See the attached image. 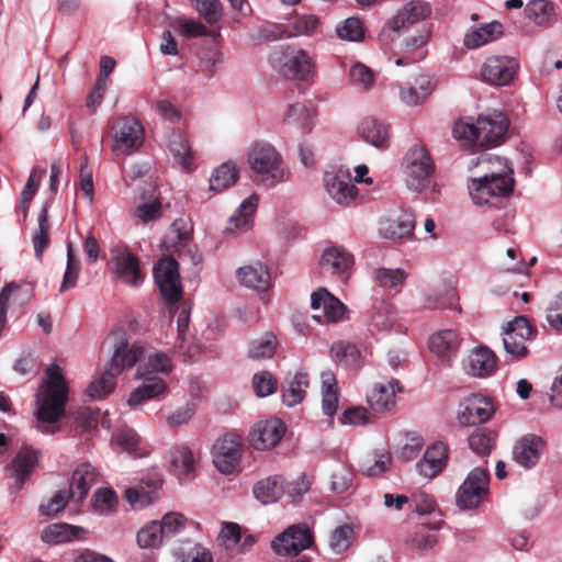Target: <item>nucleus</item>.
<instances>
[{"mask_svg":"<svg viewBox=\"0 0 562 562\" xmlns=\"http://www.w3.org/2000/svg\"><path fill=\"white\" fill-rule=\"evenodd\" d=\"M114 339V352L110 363L102 375L92 381L87 387V395L92 400H101L109 395L115 387V379L123 370L132 368L139 362L145 349L136 344L130 345L124 329L112 331Z\"/></svg>","mask_w":562,"mask_h":562,"instance_id":"obj_1","label":"nucleus"},{"mask_svg":"<svg viewBox=\"0 0 562 562\" xmlns=\"http://www.w3.org/2000/svg\"><path fill=\"white\" fill-rule=\"evenodd\" d=\"M509 127L508 117L501 112L480 115L475 123L457 122L453 126L456 138L465 146L484 149L496 147L505 140Z\"/></svg>","mask_w":562,"mask_h":562,"instance_id":"obj_2","label":"nucleus"},{"mask_svg":"<svg viewBox=\"0 0 562 562\" xmlns=\"http://www.w3.org/2000/svg\"><path fill=\"white\" fill-rule=\"evenodd\" d=\"M46 373L49 380L44 382L42 394L37 396L36 417L41 424H54L65 414L68 385L57 364L48 367Z\"/></svg>","mask_w":562,"mask_h":562,"instance_id":"obj_3","label":"nucleus"},{"mask_svg":"<svg viewBox=\"0 0 562 562\" xmlns=\"http://www.w3.org/2000/svg\"><path fill=\"white\" fill-rule=\"evenodd\" d=\"M273 68L285 79L311 81L316 75L314 58L303 48L286 45L271 57Z\"/></svg>","mask_w":562,"mask_h":562,"instance_id":"obj_4","label":"nucleus"},{"mask_svg":"<svg viewBox=\"0 0 562 562\" xmlns=\"http://www.w3.org/2000/svg\"><path fill=\"white\" fill-rule=\"evenodd\" d=\"M514 184V170L506 165L504 169L492 170L480 178L471 179L468 188L474 203L487 204L494 198L509 196Z\"/></svg>","mask_w":562,"mask_h":562,"instance_id":"obj_5","label":"nucleus"},{"mask_svg":"<svg viewBox=\"0 0 562 562\" xmlns=\"http://www.w3.org/2000/svg\"><path fill=\"white\" fill-rule=\"evenodd\" d=\"M247 161L262 184L274 187L283 180L282 158L272 145L265 142L254 143L248 150Z\"/></svg>","mask_w":562,"mask_h":562,"instance_id":"obj_6","label":"nucleus"},{"mask_svg":"<svg viewBox=\"0 0 562 562\" xmlns=\"http://www.w3.org/2000/svg\"><path fill=\"white\" fill-rule=\"evenodd\" d=\"M405 182L409 190L420 192L428 187L435 165L424 146L415 145L405 155Z\"/></svg>","mask_w":562,"mask_h":562,"instance_id":"obj_7","label":"nucleus"},{"mask_svg":"<svg viewBox=\"0 0 562 562\" xmlns=\"http://www.w3.org/2000/svg\"><path fill=\"white\" fill-rule=\"evenodd\" d=\"M113 145L112 151L121 155H132L144 143V128L138 120L132 116H123L112 124Z\"/></svg>","mask_w":562,"mask_h":562,"instance_id":"obj_8","label":"nucleus"},{"mask_svg":"<svg viewBox=\"0 0 562 562\" xmlns=\"http://www.w3.org/2000/svg\"><path fill=\"white\" fill-rule=\"evenodd\" d=\"M537 329L529 323L525 316H516L513 321L507 323L504 330V349L513 357L514 360H521L526 358L529 350L526 341L533 339Z\"/></svg>","mask_w":562,"mask_h":562,"instance_id":"obj_9","label":"nucleus"},{"mask_svg":"<svg viewBox=\"0 0 562 562\" xmlns=\"http://www.w3.org/2000/svg\"><path fill=\"white\" fill-rule=\"evenodd\" d=\"M490 475L483 468L473 469L456 494V504L461 509L477 507L488 493Z\"/></svg>","mask_w":562,"mask_h":562,"instance_id":"obj_10","label":"nucleus"},{"mask_svg":"<svg viewBox=\"0 0 562 562\" xmlns=\"http://www.w3.org/2000/svg\"><path fill=\"white\" fill-rule=\"evenodd\" d=\"M243 442L237 434L228 432L218 438L213 447V462L223 474L233 473L239 465Z\"/></svg>","mask_w":562,"mask_h":562,"instance_id":"obj_11","label":"nucleus"},{"mask_svg":"<svg viewBox=\"0 0 562 562\" xmlns=\"http://www.w3.org/2000/svg\"><path fill=\"white\" fill-rule=\"evenodd\" d=\"M313 543V535L306 524L292 525L272 541V549L280 555H297Z\"/></svg>","mask_w":562,"mask_h":562,"instance_id":"obj_12","label":"nucleus"},{"mask_svg":"<svg viewBox=\"0 0 562 562\" xmlns=\"http://www.w3.org/2000/svg\"><path fill=\"white\" fill-rule=\"evenodd\" d=\"M40 461V451L30 447L23 446L16 456L5 465L4 471L8 479L13 480L10 488L20 491L25 482L31 477L33 471Z\"/></svg>","mask_w":562,"mask_h":562,"instance_id":"obj_13","label":"nucleus"},{"mask_svg":"<svg viewBox=\"0 0 562 562\" xmlns=\"http://www.w3.org/2000/svg\"><path fill=\"white\" fill-rule=\"evenodd\" d=\"M494 412V405L488 397L472 393L460 403L458 420L463 426H474L487 422Z\"/></svg>","mask_w":562,"mask_h":562,"instance_id":"obj_14","label":"nucleus"},{"mask_svg":"<svg viewBox=\"0 0 562 562\" xmlns=\"http://www.w3.org/2000/svg\"><path fill=\"white\" fill-rule=\"evenodd\" d=\"M519 64L517 59L507 56H491L482 66V79L494 86H506L515 77Z\"/></svg>","mask_w":562,"mask_h":562,"instance_id":"obj_15","label":"nucleus"},{"mask_svg":"<svg viewBox=\"0 0 562 562\" xmlns=\"http://www.w3.org/2000/svg\"><path fill=\"white\" fill-rule=\"evenodd\" d=\"M285 434V426L279 418L259 422L249 432V442L256 450H269L277 446Z\"/></svg>","mask_w":562,"mask_h":562,"instance_id":"obj_16","label":"nucleus"},{"mask_svg":"<svg viewBox=\"0 0 562 562\" xmlns=\"http://www.w3.org/2000/svg\"><path fill=\"white\" fill-rule=\"evenodd\" d=\"M324 181L328 194L340 205H349L358 195V189L348 170L327 172Z\"/></svg>","mask_w":562,"mask_h":562,"instance_id":"obj_17","label":"nucleus"},{"mask_svg":"<svg viewBox=\"0 0 562 562\" xmlns=\"http://www.w3.org/2000/svg\"><path fill=\"white\" fill-rule=\"evenodd\" d=\"M541 437L529 434L519 439L513 448V459L519 465L530 469L535 467L544 449Z\"/></svg>","mask_w":562,"mask_h":562,"instance_id":"obj_18","label":"nucleus"},{"mask_svg":"<svg viewBox=\"0 0 562 562\" xmlns=\"http://www.w3.org/2000/svg\"><path fill=\"white\" fill-rule=\"evenodd\" d=\"M319 266L331 274L348 277L353 266V256L342 246H330L323 251Z\"/></svg>","mask_w":562,"mask_h":562,"instance_id":"obj_19","label":"nucleus"},{"mask_svg":"<svg viewBox=\"0 0 562 562\" xmlns=\"http://www.w3.org/2000/svg\"><path fill=\"white\" fill-rule=\"evenodd\" d=\"M311 300L312 308L315 311L322 310L328 322L336 323L345 318L347 307L326 289L321 288L313 292Z\"/></svg>","mask_w":562,"mask_h":562,"instance_id":"obj_20","label":"nucleus"},{"mask_svg":"<svg viewBox=\"0 0 562 562\" xmlns=\"http://www.w3.org/2000/svg\"><path fill=\"white\" fill-rule=\"evenodd\" d=\"M117 277L126 284L137 286L142 283L144 274L138 258L126 249L117 251L113 257Z\"/></svg>","mask_w":562,"mask_h":562,"instance_id":"obj_21","label":"nucleus"},{"mask_svg":"<svg viewBox=\"0 0 562 562\" xmlns=\"http://www.w3.org/2000/svg\"><path fill=\"white\" fill-rule=\"evenodd\" d=\"M463 369L472 376H487L496 369V357L488 348L479 347L463 361Z\"/></svg>","mask_w":562,"mask_h":562,"instance_id":"obj_22","label":"nucleus"},{"mask_svg":"<svg viewBox=\"0 0 562 562\" xmlns=\"http://www.w3.org/2000/svg\"><path fill=\"white\" fill-rule=\"evenodd\" d=\"M447 447L442 442H436L429 447L424 458L417 463V470L420 475L427 479H434L442 472L447 465Z\"/></svg>","mask_w":562,"mask_h":562,"instance_id":"obj_23","label":"nucleus"},{"mask_svg":"<svg viewBox=\"0 0 562 562\" xmlns=\"http://www.w3.org/2000/svg\"><path fill=\"white\" fill-rule=\"evenodd\" d=\"M98 481L97 470L89 463L77 467L72 473L69 487V497L71 501L80 503L89 493L90 488Z\"/></svg>","mask_w":562,"mask_h":562,"instance_id":"obj_24","label":"nucleus"},{"mask_svg":"<svg viewBox=\"0 0 562 562\" xmlns=\"http://www.w3.org/2000/svg\"><path fill=\"white\" fill-rule=\"evenodd\" d=\"M415 215L409 211H402L396 217L381 221L380 232L385 238L401 239L413 234Z\"/></svg>","mask_w":562,"mask_h":562,"instance_id":"obj_25","label":"nucleus"},{"mask_svg":"<svg viewBox=\"0 0 562 562\" xmlns=\"http://www.w3.org/2000/svg\"><path fill=\"white\" fill-rule=\"evenodd\" d=\"M361 138L372 146L384 149L389 147L390 128L384 122L374 117H366L358 126Z\"/></svg>","mask_w":562,"mask_h":562,"instance_id":"obj_26","label":"nucleus"},{"mask_svg":"<svg viewBox=\"0 0 562 562\" xmlns=\"http://www.w3.org/2000/svg\"><path fill=\"white\" fill-rule=\"evenodd\" d=\"M401 392L403 390L398 381L394 380L387 384L378 383L373 386L367 398L370 407L375 412H389L395 406V389Z\"/></svg>","mask_w":562,"mask_h":562,"instance_id":"obj_27","label":"nucleus"},{"mask_svg":"<svg viewBox=\"0 0 562 562\" xmlns=\"http://www.w3.org/2000/svg\"><path fill=\"white\" fill-rule=\"evenodd\" d=\"M431 13L430 5L424 1H411L390 22L393 31H400L420 20L428 18Z\"/></svg>","mask_w":562,"mask_h":562,"instance_id":"obj_28","label":"nucleus"},{"mask_svg":"<svg viewBox=\"0 0 562 562\" xmlns=\"http://www.w3.org/2000/svg\"><path fill=\"white\" fill-rule=\"evenodd\" d=\"M87 531L80 526L66 522L47 526L42 532V540L48 544H59L86 538Z\"/></svg>","mask_w":562,"mask_h":562,"instance_id":"obj_29","label":"nucleus"},{"mask_svg":"<svg viewBox=\"0 0 562 562\" xmlns=\"http://www.w3.org/2000/svg\"><path fill=\"white\" fill-rule=\"evenodd\" d=\"M460 346V338L456 330L445 329L432 335L429 341V349L442 361H449L457 355Z\"/></svg>","mask_w":562,"mask_h":562,"instance_id":"obj_30","label":"nucleus"},{"mask_svg":"<svg viewBox=\"0 0 562 562\" xmlns=\"http://www.w3.org/2000/svg\"><path fill=\"white\" fill-rule=\"evenodd\" d=\"M237 278L245 286L256 291H266L271 283L270 272L261 262L239 268Z\"/></svg>","mask_w":562,"mask_h":562,"instance_id":"obj_31","label":"nucleus"},{"mask_svg":"<svg viewBox=\"0 0 562 562\" xmlns=\"http://www.w3.org/2000/svg\"><path fill=\"white\" fill-rule=\"evenodd\" d=\"M443 520L432 524H419L409 536L408 543L413 549L427 551L438 543V536L434 532L443 526Z\"/></svg>","mask_w":562,"mask_h":562,"instance_id":"obj_32","label":"nucleus"},{"mask_svg":"<svg viewBox=\"0 0 562 562\" xmlns=\"http://www.w3.org/2000/svg\"><path fill=\"white\" fill-rule=\"evenodd\" d=\"M285 494V481L281 475L269 476L254 486V495L262 504H271Z\"/></svg>","mask_w":562,"mask_h":562,"instance_id":"obj_33","label":"nucleus"},{"mask_svg":"<svg viewBox=\"0 0 562 562\" xmlns=\"http://www.w3.org/2000/svg\"><path fill=\"white\" fill-rule=\"evenodd\" d=\"M259 198L252 194L247 198L237 209L236 213L229 217L226 231L236 232L248 229L252 223V216L257 210Z\"/></svg>","mask_w":562,"mask_h":562,"instance_id":"obj_34","label":"nucleus"},{"mask_svg":"<svg viewBox=\"0 0 562 562\" xmlns=\"http://www.w3.org/2000/svg\"><path fill=\"white\" fill-rule=\"evenodd\" d=\"M239 178V170L234 162H224L214 169L210 177V190L214 192H222L228 189Z\"/></svg>","mask_w":562,"mask_h":562,"instance_id":"obj_35","label":"nucleus"},{"mask_svg":"<svg viewBox=\"0 0 562 562\" xmlns=\"http://www.w3.org/2000/svg\"><path fill=\"white\" fill-rule=\"evenodd\" d=\"M502 34L503 25L498 22H492L469 32L464 36V45L468 48H477L498 38Z\"/></svg>","mask_w":562,"mask_h":562,"instance_id":"obj_36","label":"nucleus"},{"mask_svg":"<svg viewBox=\"0 0 562 562\" xmlns=\"http://www.w3.org/2000/svg\"><path fill=\"white\" fill-rule=\"evenodd\" d=\"M172 369L171 360L165 353H153L145 363L137 369L136 376L138 379L149 380L158 379L157 373H169Z\"/></svg>","mask_w":562,"mask_h":562,"instance_id":"obj_37","label":"nucleus"},{"mask_svg":"<svg viewBox=\"0 0 562 562\" xmlns=\"http://www.w3.org/2000/svg\"><path fill=\"white\" fill-rule=\"evenodd\" d=\"M526 16L538 25L547 26L555 21L554 4L548 0H531L526 9Z\"/></svg>","mask_w":562,"mask_h":562,"instance_id":"obj_38","label":"nucleus"},{"mask_svg":"<svg viewBox=\"0 0 562 562\" xmlns=\"http://www.w3.org/2000/svg\"><path fill=\"white\" fill-rule=\"evenodd\" d=\"M170 463L175 472L184 481L194 476V458L192 451L187 447L176 448L171 451Z\"/></svg>","mask_w":562,"mask_h":562,"instance_id":"obj_39","label":"nucleus"},{"mask_svg":"<svg viewBox=\"0 0 562 562\" xmlns=\"http://www.w3.org/2000/svg\"><path fill=\"white\" fill-rule=\"evenodd\" d=\"M146 382L138 386L127 401L130 406H136L147 400L157 398L167 390V384L162 379L145 380Z\"/></svg>","mask_w":562,"mask_h":562,"instance_id":"obj_40","label":"nucleus"},{"mask_svg":"<svg viewBox=\"0 0 562 562\" xmlns=\"http://www.w3.org/2000/svg\"><path fill=\"white\" fill-rule=\"evenodd\" d=\"M278 346L277 336L273 333H266L249 342L248 356L254 360L270 359L276 353Z\"/></svg>","mask_w":562,"mask_h":562,"instance_id":"obj_41","label":"nucleus"},{"mask_svg":"<svg viewBox=\"0 0 562 562\" xmlns=\"http://www.w3.org/2000/svg\"><path fill=\"white\" fill-rule=\"evenodd\" d=\"M169 150L175 160L186 170H192L194 153L189 142L180 134H173L169 142Z\"/></svg>","mask_w":562,"mask_h":562,"instance_id":"obj_42","label":"nucleus"},{"mask_svg":"<svg viewBox=\"0 0 562 562\" xmlns=\"http://www.w3.org/2000/svg\"><path fill=\"white\" fill-rule=\"evenodd\" d=\"M470 449L480 457L491 453L496 441V432L485 428H476L468 438Z\"/></svg>","mask_w":562,"mask_h":562,"instance_id":"obj_43","label":"nucleus"},{"mask_svg":"<svg viewBox=\"0 0 562 562\" xmlns=\"http://www.w3.org/2000/svg\"><path fill=\"white\" fill-rule=\"evenodd\" d=\"M142 482L146 484L149 491H146L144 486H140L139 488H127L125 495L131 504H150L154 501L153 495L156 494L162 484V480L158 474L148 476Z\"/></svg>","mask_w":562,"mask_h":562,"instance_id":"obj_44","label":"nucleus"},{"mask_svg":"<svg viewBox=\"0 0 562 562\" xmlns=\"http://www.w3.org/2000/svg\"><path fill=\"white\" fill-rule=\"evenodd\" d=\"M48 206V202L42 206L38 214V229L33 234L34 251L38 259L42 258L44 250L49 246Z\"/></svg>","mask_w":562,"mask_h":562,"instance_id":"obj_45","label":"nucleus"},{"mask_svg":"<svg viewBox=\"0 0 562 562\" xmlns=\"http://www.w3.org/2000/svg\"><path fill=\"white\" fill-rule=\"evenodd\" d=\"M330 353L335 362L346 368H358L360 352L356 345L345 341L333 344Z\"/></svg>","mask_w":562,"mask_h":562,"instance_id":"obj_46","label":"nucleus"},{"mask_svg":"<svg viewBox=\"0 0 562 562\" xmlns=\"http://www.w3.org/2000/svg\"><path fill=\"white\" fill-rule=\"evenodd\" d=\"M308 386V376L306 373L296 372L289 386L283 389L282 398L288 406H294L301 403L305 395V390Z\"/></svg>","mask_w":562,"mask_h":562,"instance_id":"obj_47","label":"nucleus"},{"mask_svg":"<svg viewBox=\"0 0 562 562\" xmlns=\"http://www.w3.org/2000/svg\"><path fill=\"white\" fill-rule=\"evenodd\" d=\"M283 121L285 124L301 128L303 132L311 131V113L303 103L290 104Z\"/></svg>","mask_w":562,"mask_h":562,"instance_id":"obj_48","label":"nucleus"},{"mask_svg":"<svg viewBox=\"0 0 562 562\" xmlns=\"http://www.w3.org/2000/svg\"><path fill=\"white\" fill-rule=\"evenodd\" d=\"M171 25L179 34L187 38L209 35L206 26L202 22L193 19L180 16L177 18Z\"/></svg>","mask_w":562,"mask_h":562,"instance_id":"obj_49","label":"nucleus"},{"mask_svg":"<svg viewBox=\"0 0 562 562\" xmlns=\"http://www.w3.org/2000/svg\"><path fill=\"white\" fill-rule=\"evenodd\" d=\"M165 541L160 533L159 521L154 520L137 532V543L140 548H157Z\"/></svg>","mask_w":562,"mask_h":562,"instance_id":"obj_50","label":"nucleus"},{"mask_svg":"<svg viewBox=\"0 0 562 562\" xmlns=\"http://www.w3.org/2000/svg\"><path fill=\"white\" fill-rule=\"evenodd\" d=\"M195 10L202 15L209 24L217 23L223 13V7L220 0H190Z\"/></svg>","mask_w":562,"mask_h":562,"instance_id":"obj_51","label":"nucleus"},{"mask_svg":"<svg viewBox=\"0 0 562 562\" xmlns=\"http://www.w3.org/2000/svg\"><path fill=\"white\" fill-rule=\"evenodd\" d=\"M418 88L409 87L406 90H402L401 99L407 105H417L423 102L431 89V82L428 78L422 77L418 81Z\"/></svg>","mask_w":562,"mask_h":562,"instance_id":"obj_52","label":"nucleus"},{"mask_svg":"<svg viewBox=\"0 0 562 562\" xmlns=\"http://www.w3.org/2000/svg\"><path fill=\"white\" fill-rule=\"evenodd\" d=\"M160 533L165 540L170 539L186 527V518L180 513H168L159 521Z\"/></svg>","mask_w":562,"mask_h":562,"instance_id":"obj_53","label":"nucleus"},{"mask_svg":"<svg viewBox=\"0 0 562 562\" xmlns=\"http://www.w3.org/2000/svg\"><path fill=\"white\" fill-rule=\"evenodd\" d=\"M154 277L157 284L180 277L177 260L172 257L160 259L154 269Z\"/></svg>","mask_w":562,"mask_h":562,"instance_id":"obj_54","label":"nucleus"},{"mask_svg":"<svg viewBox=\"0 0 562 562\" xmlns=\"http://www.w3.org/2000/svg\"><path fill=\"white\" fill-rule=\"evenodd\" d=\"M406 272L402 269L381 268L375 271V280L380 286L393 289L401 285L406 280Z\"/></svg>","mask_w":562,"mask_h":562,"instance_id":"obj_55","label":"nucleus"},{"mask_svg":"<svg viewBox=\"0 0 562 562\" xmlns=\"http://www.w3.org/2000/svg\"><path fill=\"white\" fill-rule=\"evenodd\" d=\"M353 529L349 525L337 527L330 536V549L336 553L345 552L351 543Z\"/></svg>","mask_w":562,"mask_h":562,"instance_id":"obj_56","label":"nucleus"},{"mask_svg":"<svg viewBox=\"0 0 562 562\" xmlns=\"http://www.w3.org/2000/svg\"><path fill=\"white\" fill-rule=\"evenodd\" d=\"M392 305L387 302H381L379 305L373 306L371 314V325L380 330L392 327Z\"/></svg>","mask_w":562,"mask_h":562,"instance_id":"obj_57","label":"nucleus"},{"mask_svg":"<svg viewBox=\"0 0 562 562\" xmlns=\"http://www.w3.org/2000/svg\"><path fill=\"white\" fill-rule=\"evenodd\" d=\"M411 502L413 509L419 515L431 514L437 508V502L434 496L423 490L413 492Z\"/></svg>","mask_w":562,"mask_h":562,"instance_id":"obj_58","label":"nucleus"},{"mask_svg":"<svg viewBox=\"0 0 562 562\" xmlns=\"http://www.w3.org/2000/svg\"><path fill=\"white\" fill-rule=\"evenodd\" d=\"M79 271V261L76 259L75 255L72 254L71 247L69 246L67 251V267L59 289L60 292L67 291L76 286Z\"/></svg>","mask_w":562,"mask_h":562,"instance_id":"obj_59","label":"nucleus"},{"mask_svg":"<svg viewBox=\"0 0 562 562\" xmlns=\"http://www.w3.org/2000/svg\"><path fill=\"white\" fill-rule=\"evenodd\" d=\"M337 35L342 40L361 41L364 36L361 21L357 18H348L341 26L337 27Z\"/></svg>","mask_w":562,"mask_h":562,"instance_id":"obj_60","label":"nucleus"},{"mask_svg":"<svg viewBox=\"0 0 562 562\" xmlns=\"http://www.w3.org/2000/svg\"><path fill=\"white\" fill-rule=\"evenodd\" d=\"M319 25L321 21L314 14L297 15L293 22L294 35L312 36Z\"/></svg>","mask_w":562,"mask_h":562,"instance_id":"obj_61","label":"nucleus"},{"mask_svg":"<svg viewBox=\"0 0 562 562\" xmlns=\"http://www.w3.org/2000/svg\"><path fill=\"white\" fill-rule=\"evenodd\" d=\"M252 385L258 396H268L276 392L277 380L268 371L257 373L252 378Z\"/></svg>","mask_w":562,"mask_h":562,"instance_id":"obj_62","label":"nucleus"},{"mask_svg":"<svg viewBox=\"0 0 562 562\" xmlns=\"http://www.w3.org/2000/svg\"><path fill=\"white\" fill-rule=\"evenodd\" d=\"M161 296L167 305H173L182 296V286L180 277L164 281L158 284Z\"/></svg>","mask_w":562,"mask_h":562,"instance_id":"obj_63","label":"nucleus"},{"mask_svg":"<svg viewBox=\"0 0 562 562\" xmlns=\"http://www.w3.org/2000/svg\"><path fill=\"white\" fill-rule=\"evenodd\" d=\"M116 503V494L111 488H99L92 496L93 508L101 513L111 510Z\"/></svg>","mask_w":562,"mask_h":562,"instance_id":"obj_64","label":"nucleus"}]
</instances>
